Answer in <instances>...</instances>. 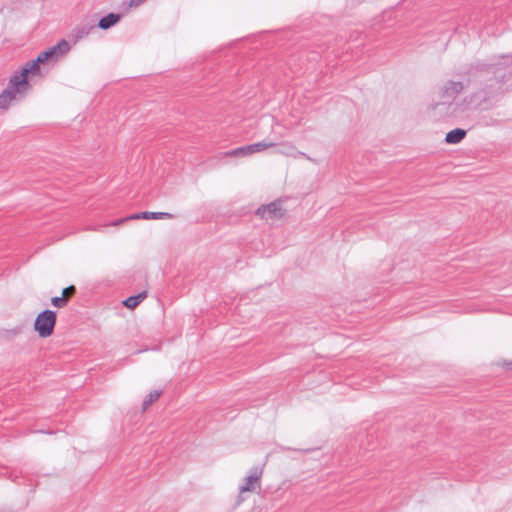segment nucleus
<instances>
[{"instance_id":"nucleus-13","label":"nucleus","mask_w":512,"mask_h":512,"mask_svg":"<svg viewBox=\"0 0 512 512\" xmlns=\"http://www.w3.org/2000/svg\"><path fill=\"white\" fill-rule=\"evenodd\" d=\"M276 146V143L275 142H271V141H262V142H258V143H253V144H250V145H247L246 146V149L248 150V152H250L251 154H254V153H257V152H261L265 149H268L270 147H274Z\"/></svg>"},{"instance_id":"nucleus-15","label":"nucleus","mask_w":512,"mask_h":512,"mask_svg":"<svg viewBox=\"0 0 512 512\" xmlns=\"http://www.w3.org/2000/svg\"><path fill=\"white\" fill-rule=\"evenodd\" d=\"M161 390H153L151 391L143 401V410H146L150 405H152L158 398L161 396Z\"/></svg>"},{"instance_id":"nucleus-6","label":"nucleus","mask_w":512,"mask_h":512,"mask_svg":"<svg viewBox=\"0 0 512 512\" xmlns=\"http://www.w3.org/2000/svg\"><path fill=\"white\" fill-rule=\"evenodd\" d=\"M277 153L282 154L287 157H292V158L302 156V157L306 158L307 160L314 162V160L310 156H308L304 152L297 150L295 145H293L291 142L281 143L280 148L278 149Z\"/></svg>"},{"instance_id":"nucleus-7","label":"nucleus","mask_w":512,"mask_h":512,"mask_svg":"<svg viewBox=\"0 0 512 512\" xmlns=\"http://www.w3.org/2000/svg\"><path fill=\"white\" fill-rule=\"evenodd\" d=\"M502 82L497 78L490 80V84H487L483 89L484 101L495 98L501 93Z\"/></svg>"},{"instance_id":"nucleus-1","label":"nucleus","mask_w":512,"mask_h":512,"mask_svg":"<svg viewBox=\"0 0 512 512\" xmlns=\"http://www.w3.org/2000/svg\"><path fill=\"white\" fill-rule=\"evenodd\" d=\"M70 50L69 43L62 39L57 45L41 52L38 57L32 61H29L21 70L19 74H15L25 85L30 88L28 82V75L40 74V64L47 62H56L63 57Z\"/></svg>"},{"instance_id":"nucleus-12","label":"nucleus","mask_w":512,"mask_h":512,"mask_svg":"<svg viewBox=\"0 0 512 512\" xmlns=\"http://www.w3.org/2000/svg\"><path fill=\"white\" fill-rule=\"evenodd\" d=\"M120 20V15L115 13H110L107 16L100 19L98 23V27L106 30L110 27L114 26Z\"/></svg>"},{"instance_id":"nucleus-2","label":"nucleus","mask_w":512,"mask_h":512,"mask_svg":"<svg viewBox=\"0 0 512 512\" xmlns=\"http://www.w3.org/2000/svg\"><path fill=\"white\" fill-rule=\"evenodd\" d=\"M29 87L15 75L10 78L7 87L0 93V110H8L13 102L27 94Z\"/></svg>"},{"instance_id":"nucleus-21","label":"nucleus","mask_w":512,"mask_h":512,"mask_svg":"<svg viewBox=\"0 0 512 512\" xmlns=\"http://www.w3.org/2000/svg\"><path fill=\"white\" fill-rule=\"evenodd\" d=\"M145 0H131V5L137 6L143 3Z\"/></svg>"},{"instance_id":"nucleus-20","label":"nucleus","mask_w":512,"mask_h":512,"mask_svg":"<svg viewBox=\"0 0 512 512\" xmlns=\"http://www.w3.org/2000/svg\"><path fill=\"white\" fill-rule=\"evenodd\" d=\"M127 220H131V219L129 218V216H128V217H125V218H121V219L116 220L115 222H113V223H112V225H114V226H118V225H120L121 223H124V222H125V221H127Z\"/></svg>"},{"instance_id":"nucleus-18","label":"nucleus","mask_w":512,"mask_h":512,"mask_svg":"<svg viewBox=\"0 0 512 512\" xmlns=\"http://www.w3.org/2000/svg\"><path fill=\"white\" fill-rule=\"evenodd\" d=\"M51 302L55 307L61 308L64 307L68 301L63 296H56L51 299Z\"/></svg>"},{"instance_id":"nucleus-16","label":"nucleus","mask_w":512,"mask_h":512,"mask_svg":"<svg viewBox=\"0 0 512 512\" xmlns=\"http://www.w3.org/2000/svg\"><path fill=\"white\" fill-rule=\"evenodd\" d=\"M35 320H56V312L44 310L36 316Z\"/></svg>"},{"instance_id":"nucleus-19","label":"nucleus","mask_w":512,"mask_h":512,"mask_svg":"<svg viewBox=\"0 0 512 512\" xmlns=\"http://www.w3.org/2000/svg\"><path fill=\"white\" fill-rule=\"evenodd\" d=\"M75 291H76L75 287H74L73 285H71V286H69V287H67V288L63 289V291H62V295H61V296L65 297V298H66V300L68 301V299H69L72 295H74Z\"/></svg>"},{"instance_id":"nucleus-3","label":"nucleus","mask_w":512,"mask_h":512,"mask_svg":"<svg viewBox=\"0 0 512 512\" xmlns=\"http://www.w3.org/2000/svg\"><path fill=\"white\" fill-rule=\"evenodd\" d=\"M464 86L462 82L449 81L440 91V101L436 102L433 109L444 106L447 109L452 105L453 101L461 93Z\"/></svg>"},{"instance_id":"nucleus-22","label":"nucleus","mask_w":512,"mask_h":512,"mask_svg":"<svg viewBox=\"0 0 512 512\" xmlns=\"http://www.w3.org/2000/svg\"><path fill=\"white\" fill-rule=\"evenodd\" d=\"M506 369L512 370V362H504L502 364Z\"/></svg>"},{"instance_id":"nucleus-4","label":"nucleus","mask_w":512,"mask_h":512,"mask_svg":"<svg viewBox=\"0 0 512 512\" xmlns=\"http://www.w3.org/2000/svg\"><path fill=\"white\" fill-rule=\"evenodd\" d=\"M284 214L285 210L282 208L280 201L262 205L256 210V215L265 220L280 219Z\"/></svg>"},{"instance_id":"nucleus-14","label":"nucleus","mask_w":512,"mask_h":512,"mask_svg":"<svg viewBox=\"0 0 512 512\" xmlns=\"http://www.w3.org/2000/svg\"><path fill=\"white\" fill-rule=\"evenodd\" d=\"M145 297V292L139 293L136 296H131L125 299L123 301V305L129 309H134Z\"/></svg>"},{"instance_id":"nucleus-8","label":"nucleus","mask_w":512,"mask_h":512,"mask_svg":"<svg viewBox=\"0 0 512 512\" xmlns=\"http://www.w3.org/2000/svg\"><path fill=\"white\" fill-rule=\"evenodd\" d=\"M130 219H173L174 215L168 212H140L129 216Z\"/></svg>"},{"instance_id":"nucleus-17","label":"nucleus","mask_w":512,"mask_h":512,"mask_svg":"<svg viewBox=\"0 0 512 512\" xmlns=\"http://www.w3.org/2000/svg\"><path fill=\"white\" fill-rule=\"evenodd\" d=\"M228 156H248V155H251L250 152H248V150L246 149V146H243V147H239L237 149H234L230 152L227 153Z\"/></svg>"},{"instance_id":"nucleus-11","label":"nucleus","mask_w":512,"mask_h":512,"mask_svg":"<svg viewBox=\"0 0 512 512\" xmlns=\"http://www.w3.org/2000/svg\"><path fill=\"white\" fill-rule=\"evenodd\" d=\"M466 136V131L460 128L451 130L446 134L445 141L448 144H457Z\"/></svg>"},{"instance_id":"nucleus-10","label":"nucleus","mask_w":512,"mask_h":512,"mask_svg":"<svg viewBox=\"0 0 512 512\" xmlns=\"http://www.w3.org/2000/svg\"><path fill=\"white\" fill-rule=\"evenodd\" d=\"M95 28L94 25H89V24H85V25H81V26H78L76 27L73 31H72V37L74 39V42H77L79 41L80 39H83L85 38L86 36H88L90 34V32Z\"/></svg>"},{"instance_id":"nucleus-9","label":"nucleus","mask_w":512,"mask_h":512,"mask_svg":"<svg viewBox=\"0 0 512 512\" xmlns=\"http://www.w3.org/2000/svg\"><path fill=\"white\" fill-rule=\"evenodd\" d=\"M56 322H34V330L38 331L41 337H48L52 334Z\"/></svg>"},{"instance_id":"nucleus-5","label":"nucleus","mask_w":512,"mask_h":512,"mask_svg":"<svg viewBox=\"0 0 512 512\" xmlns=\"http://www.w3.org/2000/svg\"><path fill=\"white\" fill-rule=\"evenodd\" d=\"M262 476V470L258 468L251 469L249 475L244 478V482L239 487L240 493L255 492L260 488V480Z\"/></svg>"},{"instance_id":"nucleus-23","label":"nucleus","mask_w":512,"mask_h":512,"mask_svg":"<svg viewBox=\"0 0 512 512\" xmlns=\"http://www.w3.org/2000/svg\"><path fill=\"white\" fill-rule=\"evenodd\" d=\"M6 334H7V337L10 338V337H12L13 335L16 334V331H7Z\"/></svg>"}]
</instances>
